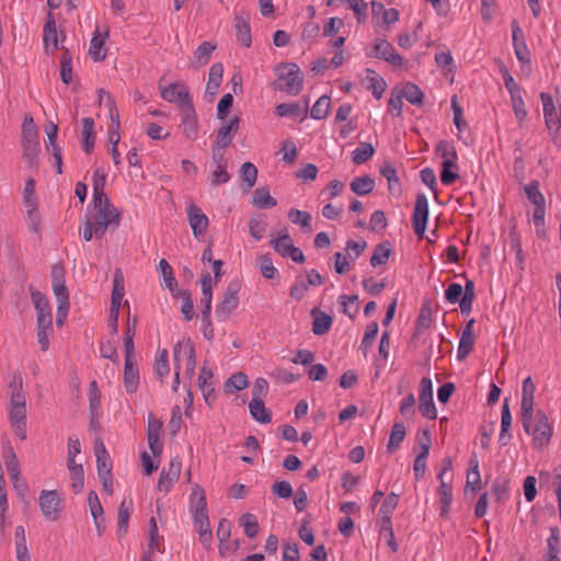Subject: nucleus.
Masks as SVG:
<instances>
[{"instance_id":"nucleus-1","label":"nucleus","mask_w":561,"mask_h":561,"mask_svg":"<svg viewBox=\"0 0 561 561\" xmlns=\"http://www.w3.org/2000/svg\"><path fill=\"white\" fill-rule=\"evenodd\" d=\"M535 391V382L528 376L523 381L520 417L524 431L533 436L534 446L540 448L549 443L552 430L546 414L541 410L534 411Z\"/></svg>"},{"instance_id":"nucleus-2","label":"nucleus","mask_w":561,"mask_h":561,"mask_svg":"<svg viewBox=\"0 0 561 561\" xmlns=\"http://www.w3.org/2000/svg\"><path fill=\"white\" fill-rule=\"evenodd\" d=\"M31 299L36 311V337L43 352L49 347V337L54 333L53 310L46 295L34 286L28 287Z\"/></svg>"},{"instance_id":"nucleus-3","label":"nucleus","mask_w":561,"mask_h":561,"mask_svg":"<svg viewBox=\"0 0 561 561\" xmlns=\"http://www.w3.org/2000/svg\"><path fill=\"white\" fill-rule=\"evenodd\" d=\"M277 80L272 87L276 91H284L289 95H297L302 90L304 78L297 64H282L278 67Z\"/></svg>"},{"instance_id":"nucleus-4","label":"nucleus","mask_w":561,"mask_h":561,"mask_svg":"<svg viewBox=\"0 0 561 561\" xmlns=\"http://www.w3.org/2000/svg\"><path fill=\"white\" fill-rule=\"evenodd\" d=\"M22 146L23 157L30 167H34L37 162L39 151L38 133L32 117H26L22 125Z\"/></svg>"},{"instance_id":"nucleus-5","label":"nucleus","mask_w":561,"mask_h":561,"mask_svg":"<svg viewBox=\"0 0 561 561\" xmlns=\"http://www.w3.org/2000/svg\"><path fill=\"white\" fill-rule=\"evenodd\" d=\"M545 123L548 133L554 142L559 139V130L561 129V115L557 113L552 96L549 93L541 92Z\"/></svg>"},{"instance_id":"nucleus-6","label":"nucleus","mask_w":561,"mask_h":561,"mask_svg":"<svg viewBox=\"0 0 561 561\" xmlns=\"http://www.w3.org/2000/svg\"><path fill=\"white\" fill-rule=\"evenodd\" d=\"M240 283L232 280L228 284L221 302L216 308V316L220 321H226L239 305L238 293Z\"/></svg>"},{"instance_id":"nucleus-7","label":"nucleus","mask_w":561,"mask_h":561,"mask_svg":"<svg viewBox=\"0 0 561 561\" xmlns=\"http://www.w3.org/2000/svg\"><path fill=\"white\" fill-rule=\"evenodd\" d=\"M524 190L527 195V198L535 205L533 220L537 228V234L540 236V227L543 225L545 220V197L540 193L539 184L536 181L530 182L528 185L525 186Z\"/></svg>"},{"instance_id":"nucleus-8","label":"nucleus","mask_w":561,"mask_h":561,"mask_svg":"<svg viewBox=\"0 0 561 561\" xmlns=\"http://www.w3.org/2000/svg\"><path fill=\"white\" fill-rule=\"evenodd\" d=\"M43 515L49 520H56L61 511V497L57 491L43 490L38 499Z\"/></svg>"},{"instance_id":"nucleus-9","label":"nucleus","mask_w":561,"mask_h":561,"mask_svg":"<svg viewBox=\"0 0 561 561\" xmlns=\"http://www.w3.org/2000/svg\"><path fill=\"white\" fill-rule=\"evenodd\" d=\"M428 219V202L423 193L417 194L412 215V227L419 238H423Z\"/></svg>"},{"instance_id":"nucleus-10","label":"nucleus","mask_w":561,"mask_h":561,"mask_svg":"<svg viewBox=\"0 0 561 561\" xmlns=\"http://www.w3.org/2000/svg\"><path fill=\"white\" fill-rule=\"evenodd\" d=\"M160 94L163 100L170 103H176L181 108L192 102L187 87L179 82L161 88Z\"/></svg>"},{"instance_id":"nucleus-11","label":"nucleus","mask_w":561,"mask_h":561,"mask_svg":"<svg viewBox=\"0 0 561 561\" xmlns=\"http://www.w3.org/2000/svg\"><path fill=\"white\" fill-rule=\"evenodd\" d=\"M162 430V421L154 417L152 413L148 415L147 438L149 447L153 456L159 457L163 449V444L160 440V433Z\"/></svg>"},{"instance_id":"nucleus-12","label":"nucleus","mask_w":561,"mask_h":561,"mask_svg":"<svg viewBox=\"0 0 561 561\" xmlns=\"http://www.w3.org/2000/svg\"><path fill=\"white\" fill-rule=\"evenodd\" d=\"M101 203L93 198V205L96 210L94 218L100 220H111L114 222V227H117L121 221V213L114 207L108 199L107 195H101Z\"/></svg>"},{"instance_id":"nucleus-13","label":"nucleus","mask_w":561,"mask_h":561,"mask_svg":"<svg viewBox=\"0 0 561 561\" xmlns=\"http://www.w3.org/2000/svg\"><path fill=\"white\" fill-rule=\"evenodd\" d=\"M240 122L241 119L237 115L225 122L217 130L215 145L225 148L229 147L239 130Z\"/></svg>"},{"instance_id":"nucleus-14","label":"nucleus","mask_w":561,"mask_h":561,"mask_svg":"<svg viewBox=\"0 0 561 561\" xmlns=\"http://www.w3.org/2000/svg\"><path fill=\"white\" fill-rule=\"evenodd\" d=\"M187 217L194 237L199 238L204 236V233L207 230L209 221L207 216L202 211V209L198 206L191 204L187 207Z\"/></svg>"},{"instance_id":"nucleus-15","label":"nucleus","mask_w":561,"mask_h":561,"mask_svg":"<svg viewBox=\"0 0 561 561\" xmlns=\"http://www.w3.org/2000/svg\"><path fill=\"white\" fill-rule=\"evenodd\" d=\"M9 419L14 434L26 438V407H10Z\"/></svg>"},{"instance_id":"nucleus-16","label":"nucleus","mask_w":561,"mask_h":561,"mask_svg":"<svg viewBox=\"0 0 561 561\" xmlns=\"http://www.w3.org/2000/svg\"><path fill=\"white\" fill-rule=\"evenodd\" d=\"M182 463L176 458L169 463V470L162 471L158 481V490L160 492H169L172 484L179 479Z\"/></svg>"},{"instance_id":"nucleus-17","label":"nucleus","mask_w":561,"mask_h":561,"mask_svg":"<svg viewBox=\"0 0 561 561\" xmlns=\"http://www.w3.org/2000/svg\"><path fill=\"white\" fill-rule=\"evenodd\" d=\"M250 14L248 12H242L240 14H236L234 21V30L237 33V39L245 47H250L252 43L251 38V27H250Z\"/></svg>"},{"instance_id":"nucleus-18","label":"nucleus","mask_w":561,"mask_h":561,"mask_svg":"<svg viewBox=\"0 0 561 561\" xmlns=\"http://www.w3.org/2000/svg\"><path fill=\"white\" fill-rule=\"evenodd\" d=\"M182 111V123L183 131L188 139H195L197 137L198 124L197 116L193 105V102L181 108Z\"/></svg>"},{"instance_id":"nucleus-19","label":"nucleus","mask_w":561,"mask_h":561,"mask_svg":"<svg viewBox=\"0 0 561 561\" xmlns=\"http://www.w3.org/2000/svg\"><path fill=\"white\" fill-rule=\"evenodd\" d=\"M43 41L47 54L53 55L58 48V33L53 14L49 12L43 28Z\"/></svg>"},{"instance_id":"nucleus-20","label":"nucleus","mask_w":561,"mask_h":561,"mask_svg":"<svg viewBox=\"0 0 561 561\" xmlns=\"http://www.w3.org/2000/svg\"><path fill=\"white\" fill-rule=\"evenodd\" d=\"M10 407H26L25 396L23 393V380L20 373L13 375V380L9 383Z\"/></svg>"},{"instance_id":"nucleus-21","label":"nucleus","mask_w":561,"mask_h":561,"mask_svg":"<svg viewBox=\"0 0 561 561\" xmlns=\"http://www.w3.org/2000/svg\"><path fill=\"white\" fill-rule=\"evenodd\" d=\"M139 383V373L136 363L133 359L125 358L124 386L128 393H134Z\"/></svg>"},{"instance_id":"nucleus-22","label":"nucleus","mask_w":561,"mask_h":561,"mask_svg":"<svg viewBox=\"0 0 561 561\" xmlns=\"http://www.w3.org/2000/svg\"><path fill=\"white\" fill-rule=\"evenodd\" d=\"M213 371L203 367L198 377V386L208 405L215 401V390L211 386Z\"/></svg>"},{"instance_id":"nucleus-23","label":"nucleus","mask_w":561,"mask_h":561,"mask_svg":"<svg viewBox=\"0 0 561 561\" xmlns=\"http://www.w3.org/2000/svg\"><path fill=\"white\" fill-rule=\"evenodd\" d=\"M313 317L312 332L316 335H323L331 329L333 319L328 313L320 311L318 308L311 310Z\"/></svg>"},{"instance_id":"nucleus-24","label":"nucleus","mask_w":561,"mask_h":561,"mask_svg":"<svg viewBox=\"0 0 561 561\" xmlns=\"http://www.w3.org/2000/svg\"><path fill=\"white\" fill-rule=\"evenodd\" d=\"M561 551V542L559 538V528L551 527L550 537L547 540V551L543 554V561H561L559 553Z\"/></svg>"},{"instance_id":"nucleus-25","label":"nucleus","mask_w":561,"mask_h":561,"mask_svg":"<svg viewBox=\"0 0 561 561\" xmlns=\"http://www.w3.org/2000/svg\"><path fill=\"white\" fill-rule=\"evenodd\" d=\"M99 101H100V103H104L106 105V107L108 108V114H110V118H111L110 127H115V129H119L121 128L119 114H118V110L116 107V103H115L113 95L110 92H106L101 89V90H99Z\"/></svg>"},{"instance_id":"nucleus-26","label":"nucleus","mask_w":561,"mask_h":561,"mask_svg":"<svg viewBox=\"0 0 561 561\" xmlns=\"http://www.w3.org/2000/svg\"><path fill=\"white\" fill-rule=\"evenodd\" d=\"M224 75V66L221 62H216L211 65L209 69L208 82L206 85V93L210 96H215L219 90Z\"/></svg>"},{"instance_id":"nucleus-27","label":"nucleus","mask_w":561,"mask_h":561,"mask_svg":"<svg viewBox=\"0 0 561 561\" xmlns=\"http://www.w3.org/2000/svg\"><path fill=\"white\" fill-rule=\"evenodd\" d=\"M481 477L479 472V460L477 455H472L469 459V470L467 472L466 490L470 489L476 493L480 489Z\"/></svg>"},{"instance_id":"nucleus-28","label":"nucleus","mask_w":561,"mask_h":561,"mask_svg":"<svg viewBox=\"0 0 561 561\" xmlns=\"http://www.w3.org/2000/svg\"><path fill=\"white\" fill-rule=\"evenodd\" d=\"M402 99H405L413 105L421 106L424 101V93L413 82H405L402 88L398 91Z\"/></svg>"},{"instance_id":"nucleus-29","label":"nucleus","mask_w":561,"mask_h":561,"mask_svg":"<svg viewBox=\"0 0 561 561\" xmlns=\"http://www.w3.org/2000/svg\"><path fill=\"white\" fill-rule=\"evenodd\" d=\"M380 174L387 179L390 194L399 195L401 193V185L392 163L385 162L380 168Z\"/></svg>"},{"instance_id":"nucleus-30","label":"nucleus","mask_w":561,"mask_h":561,"mask_svg":"<svg viewBox=\"0 0 561 561\" xmlns=\"http://www.w3.org/2000/svg\"><path fill=\"white\" fill-rule=\"evenodd\" d=\"M107 33L102 35L98 30L94 33L91 42L89 54L94 61H102L106 56V49L104 48V42Z\"/></svg>"},{"instance_id":"nucleus-31","label":"nucleus","mask_w":561,"mask_h":561,"mask_svg":"<svg viewBox=\"0 0 561 561\" xmlns=\"http://www.w3.org/2000/svg\"><path fill=\"white\" fill-rule=\"evenodd\" d=\"M216 49V45L210 42H203L194 51V58L192 66L198 68L208 64L213 51Z\"/></svg>"},{"instance_id":"nucleus-32","label":"nucleus","mask_w":561,"mask_h":561,"mask_svg":"<svg viewBox=\"0 0 561 561\" xmlns=\"http://www.w3.org/2000/svg\"><path fill=\"white\" fill-rule=\"evenodd\" d=\"M249 410L251 416L262 424H267L272 421L271 412L266 410L263 400L252 399L249 403Z\"/></svg>"},{"instance_id":"nucleus-33","label":"nucleus","mask_w":561,"mask_h":561,"mask_svg":"<svg viewBox=\"0 0 561 561\" xmlns=\"http://www.w3.org/2000/svg\"><path fill=\"white\" fill-rule=\"evenodd\" d=\"M252 204L263 209L276 206L277 202L271 196L268 187L262 186L253 192Z\"/></svg>"},{"instance_id":"nucleus-34","label":"nucleus","mask_w":561,"mask_h":561,"mask_svg":"<svg viewBox=\"0 0 561 561\" xmlns=\"http://www.w3.org/2000/svg\"><path fill=\"white\" fill-rule=\"evenodd\" d=\"M133 511V503L126 504L124 500L118 507V517H117V536L122 538L126 535L128 529V520L130 517V513Z\"/></svg>"},{"instance_id":"nucleus-35","label":"nucleus","mask_w":561,"mask_h":561,"mask_svg":"<svg viewBox=\"0 0 561 561\" xmlns=\"http://www.w3.org/2000/svg\"><path fill=\"white\" fill-rule=\"evenodd\" d=\"M350 187L357 195H367L375 188V180L369 175L357 176L353 179Z\"/></svg>"},{"instance_id":"nucleus-36","label":"nucleus","mask_w":561,"mask_h":561,"mask_svg":"<svg viewBox=\"0 0 561 561\" xmlns=\"http://www.w3.org/2000/svg\"><path fill=\"white\" fill-rule=\"evenodd\" d=\"M271 245L283 257H287L291 249L295 247L293 239L286 229L278 238L271 240Z\"/></svg>"},{"instance_id":"nucleus-37","label":"nucleus","mask_w":561,"mask_h":561,"mask_svg":"<svg viewBox=\"0 0 561 561\" xmlns=\"http://www.w3.org/2000/svg\"><path fill=\"white\" fill-rule=\"evenodd\" d=\"M95 456L98 474H110L112 469V461L110 459L108 453L106 451L102 443L100 444V446H95Z\"/></svg>"},{"instance_id":"nucleus-38","label":"nucleus","mask_w":561,"mask_h":561,"mask_svg":"<svg viewBox=\"0 0 561 561\" xmlns=\"http://www.w3.org/2000/svg\"><path fill=\"white\" fill-rule=\"evenodd\" d=\"M188 347H194V344L190 339L175 343L173 347V362L175 371L181 370L182 357H185V359L188 357Z\"/></svg>"},{"instance_id":"nucleus-39","label":"nucleus","mask_w":561,"mask_h":561,"mask_svg":"<svg viewBox=\"0 0 561 561\" xmlns=\"http://www.w3.org/2000/svg\"><path fill=\"white\" fill-rule=\"evenodd\" d=\"M288 219L296 225H299L305 232H311V215L307 211L291 208L288 211Z\"/></svg>"},{"instance_id":"nucleus-40","label":"nucleus","mask_w":561,"mask_h":561,"mask_svg":"<svg viewBox=\"0 0 561 561\" xmlns=\"http://www.w3.org/2000/svg\"><path fill=\"white\" fill-rule=\"evenodd\" d=\"M15 537L18 561H31V557L26 546L25 530L23 526H18L15 528Z\"/></svg>"},{"instance_id":"nucleus-41","label":"nucleus","mask_w":561,"mask_h":561,"mask_svg":"<svg viewBox=\"0 0 561 561\" xmlns=\"http://www.w3.org/2000/svg\"><path fill=\"white\" fill-rule=\"evenodd\" d=\"M514 46V51H515V55L517 57V59L519 60V62L522 64V70L525 75H529L531 72V67H530V58H529V49L526 45V42L525 41H522L518 42V44L516 45H513Z\"/></svg>"},{"instance_id":"nucleus-42","label":"nucleus","mask_w":561,"mask_h":561,"mask_svg":"<svg viewBox=\"0 0 561 561\" xmlns=\"http://www.w3.org/2000/svg\"><path fill=\"white\" fill-rule=\"evenodd\" d=\"M60 78L65 84H69L72 80V56L69 49H62L60 57Z\"/></svg>"},{"instance_id":"nucleus-43","label":"nucleus","mask_w":561,"mask_h":561,"mask_svg":"<svg viewBox=\"0 0 561 561\" xmlns=\"http://www.w3.org/2000/svg\"><path fill=\"white\" fill-rule=\"evenodd\" d=\"M390 254L391 249L388 242L377 244L370 257V265L377 267L378 265L386 264Z\"/></svg>"},{"instance_id":"nucleus-44","label":"nucleus","mask_w":561,"mask_h":561,"mask_svg":"<svg viewBox=\"0 0 561 561\" xmlns=\"http://www.w3.org/2000/svg\"><path fill=\"white\" fill-rule=\"evenodd\" d=\"M375 153V148L369 142H362L354 151L352 161L355 164H363L368 161Z\"/></svg>"},{"instance_id":"nucleus-45","label":"nucleus","mask_w":561,"mask_h":561,"mask_svg":"<svg viewBox=\"0 0 561 561\" xmlns=\"http://www.w3.org/2000/svg\"><path fill=\"white\" fill-rule=\"evenodd\" d=\"M266 220L265 215L260 214L256 216H253L249 220V232L255 240H261L264 236V232L266 230Z\"/></svg>"},{"instance_id":"nucleus-46","label":"nucleus","mask_w":561,"mask_h":561,"mask_svg":"<svg viewBox=\"0 0 561 561\" xmlns=\"http://www.w3.org/2000/svg\"><path fill=\"white\" fill-rule=\"evenodd\" d=\"M331 100L328 95L320 96L311 108L310 116L313 119H323L328 116Z\"/></svg>"},{"instance_id":"nucleus-47","label":"nucleus","mask_w":561,"mask_h":561,"mask_svg":"<svg viewBox=\"0 0 561 561\" xmlns=\"http://www.w3.org/2000/svg\"><path fill=\"white\" fill-rule=\"evenodd\" d=\"M92 183L94 199H96L100 204L102 201L101 195H105L104 188L106 183V174L102 169L98 168L94 170Z\"/></svg>"},{"instance_id":"nucleus-48","label":"nucleus","mask_w":561,"mask_h":561,"mask_svg":"<svg viewBox=\"0 0 561 561\" xmlns=\"http://www.w3.org/2000/svg\"><path fill=\"white\" fill-rule=\"evenodd\" d=\"M367 72L371 75V76H368V78H367L369 81L367 89L371 91L373 95L377 100H380L386 90L387 83L382 78L375 76L374 70L367 69Z\"/></svg>"},{"instance_id":"nucleus-49","label":"nucleus","mask_w":561,"mask_h":561,"mask_svg":"<svg viewBox=\"0 0 561 561\" xmlns=\"http://www.w3.org/2000/svg\"><path fill=\"white\" fill-rule=\"evenodd\" d=\"M241 178L242 181L245 183V192L250 191L256 182L257 178V169L256 167L251 162H245L241 167Z\"/></svg>"},{"instance_id":"nucleus-50","label":"nucleus","mask_w":561,"mask_h":561,"mask_svg":"<svg viewBox=\"0 0 561 561\" xmlns=\"http://www.w3.org/2000/svg\"><path fill=\"white\" fill-rule=\"evenodd\" d=\"M405 437V426L403 423H394L390 433L388 449H397Z\"/></svg>"},{"instance_id":"nucleus-51","label":"nucleus","mask_w":561,"mask_h":561,"mask_svg":"<svg viewBox=\"0 0 561 561\" xmlns=\"http://www.w3.org/2000/svg\"><path fill=\"white\" fill-rule=\"evenodd\" d=\"M23 203L27 209L37 208V199L35 197V180L30 178L24 185Z\"/></svg>"},{"instance_id":"nucleus-52","label":"nucleus","mask_w":561,"mask_h":561,"mask_svg":"<svg viewBox=\"0 0 561 561\" xmlns=\"http://www.w3.org/2000/svg\"><path fill=\"white\" fill-rule=\"evenodd\" d=\"M240 524L244 528V534L249 538H254L259 533V524L256 516L251 513H245L240 517Z\"/></svg>"},{"instance_id":"nucleus-53","label":"nucleus","mask_w":561,"mask_h":561,"mask_svg":"<svg viewBox=\"0 0 561 561\" xmlns=\"http://www.w3.org/2000/svg\"><path fill=\"white\" fill-rule=\"evenodd\" d=\"M257 266L262 275L267 279H274L278 276V271L274 267L272 259L268 255L259 256Z\"/></svg>"},{"instance_id":"nucleus-54","label":"nucleus","mask_w":561,"mask_h":561,"mask_svg":"<svg viewBox=\"0 0 561 561\" xmlns=\"http://www.w3.org/2000/svg\"><path fill=\"white\" fill-rule=\"evenodd\" d=\"M71 479V489L73 493L79 494L82 492L84 486V472L82 465L70 468L69 472Z\"/></svg>"},{"instance_id":"nucleus-55","label":"nucleus","mask_w":561,"mask_h":561,"mask_svg":"<svg viewBox=\"0 0 561 561\" xmlns=\"http://www.w3.org/2000/svg\"><path fill=\"white\" fill-rule=\"evenodd\" d=\"M474 335L461 333L459 346L457 351V358L463 360L468 357L474 345Z\"/></svg>"},{"instance_id":"nucleus-56","label":"nucleus","mask_w":561,"mask_h":561,"mask_svg":"<svg viewBox=\"0 0 561 561\" xmlns=\"http://www.w3.org/2000/svg\"><path fill=\"white\" fill-rule=\"evenodd\" d=\"M493 493L497 502H504L508 499L510 481L506 478H497L493 482Z\"/></svg>"},{"instance_id":"nucleus-57","label":"nucleus","mask_w":561,"mask_h":561,"mask_svg":"<svg viewBox=\"0 0 561 561\" xmlns=\"http://www.w3.org/2000/svg\"><path fill=\"white\" fill-rule=\"evenodd\" d=\"M302 110L297 102H290V103H280L275 107V113L279 117H297L301 114Z\"/></svg>"},{"instance_id":"nucleus-58","label":"nucleus","mask_w":561,"mask_h":561,"mask_svg":"<svg viewBox=\"0 0 561 561\" xmlns=\"http://www.w3.org/2000/svg\"><path fill=\"white\" fill-rule=\"evenodd\" d=\"M154 370L159 378H163L170 373V365L168 359V351L162 350L158 353L154 362Z\"/></svg>"},{"instance_id":"nucleus-59","label":"nucleus","mask_w":561,"mask_h":561,"mask_svg":"<svg viewBox=\"0 0 561 561\" xmlns=\"http://www.w3.org/2000/svg\"><path fill=\"white\" fill-rule=\"evenodd\" d=\"M159 270L163 277L165 286L173 291L174 288L178 286V282L175 277L173 276V271L171 265L167 262V260L162 259L159 262Z\"/></svg>"},{"instance_id":"nucleus-60","label":"nucleus","mask_w":561,"mask_h":561,"mask_svg":"<svg viewBox=\"0 0 561 561\" xmlns=\"http://www.w3.org/2000/svg\"><path fill=\"white\" fill-rule=\"evenodd\" d=\"M442 165L440 181L444 185H450L459 179V174L451 171V169H458L456 162L443 161Z\"/></svg>"},{"instance_id":"nucleus-61","label":"nucleus","mask_w":561,"mask_h":561,"mask_svg":"<svg viewBox=\"0 0 561 561\" xmlns=\"http://www.w3.org/2000/svg\"><path fill=\"white\" fill-rule=\"evenodd\" d=\"M420 404L419 410L424 417L430 420L437 419V410L433 400V397L419 398Z\"/></svg>"},{"instance_id":"nucleus-62","label":"nucleus","mask_w":561,"mask_h":561,"mask_svg":"<svg viewBox=\"0 0 561 561\" xmlns=\"http://www.w3.org/2000/svg\"><path fill=\"white\" fill-rule=\"evenodd\" d=\"M89 402L91 415H95L101 407V393L95 380L89 385Z\"/></svg>"},{"instance_id":"nucleus-63","label":"nucleus","mask_w":561,"mask_h":561,"mask_svg":"<svg viewBox=\"0 0 561 561\" xmlns=\"http://www.w3.org/2000/svg\"><path fill=\"white\" fill-rule=\"evenodd\" d=\"M398 503H399V495L396 494L394 492L389 493L379 508V516L391 517L393 511L398 506Z\"/></svg>"},{"instance_id":"nucleus-64","label":"nucleus","mask_w":561,"mask_h":561,"mask_svg":"<svg viewBox=\"0 0 561 561\" xmlns=\"http://www.w3.org/2000/svg\"><path fill=\"white\" fill-rule=\"evenodd\" d=\"M192 505L194 513L207 512L205 491L199 485H196L192 492Z\"/></svg>"}]
</instances>
